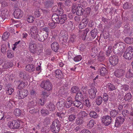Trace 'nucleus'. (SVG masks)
I'll return each instance as SVG.
<instances>
[{"label":"nucleus","mask_w":133,"mask_h":133,"mask_svg":"<svg viewBox=\"0 0 133 133\" xmlns=\"http://www.w3.org/2000/svg\"><path fill=\"white\" fill-rule=\"evenodd\" d=\"M127 45L123 42H118L116 43L113 47V51L114 54L119 56L122 55L124 49L126 48Z\"/></svg>","instance_id":"1"},{"label":"nucleus","mask_w":133,"mask_h":133,"mask_svg":"<svg viewBox=\"0 0 133 133\" xmlns=\"http://www.w3.org/2000/svg\"><path fill=\"white\" fill-rule=\"evenodd\" d=\"M89 30V29L88 28L84 30H79L78 33L81 38L83 40H86L89 41L91 40V37L88 36V35H87V34Z\"/></svg>","instance_id":"2"},{"label":"nucleus","mask_w":133,"mask_h":133,"mask_svg":"<svg viewBox=\"0 0 133 133\" xmlns=\"http://www.w3.org/2000/svg\"><path fill=\"white\" fill-rule=\"evenodd\" d=\"M61 127L60 122L58 120H55L50 125L51 129L54 133H57L59 131Z\"/></svg>","instance_id":"3"},{"label":"nucleus","mask_w":133,"mask_h":133,"mask_svg":"<svg viewBox=\"0 0 133 133\" xmlns=\"http://www.w3.org/2000/svg\"><path fill=\"white\" fill-rule=\"evenodd\" d=\"M123 57L126 59L130 60L133 57V49L129 46L126 49L123 55Z\"/></svg>","instance_id":"4"},{"label":"nucleus","mask_w":133,"mask_h":133,"mask_svg":"<svg viewBox=\"0 0 133 133\" xmlns=\"http://www.w3.org/2000/svg\"><path fill=\"white\" fill-rule=\"evenodd\" d=\"M52 85L49 80L43 81L41 83V87L48 91H50L52 89Z\"/></svg>","instance_id":"5"},{"label":"nucleus","mask_w":133,"mask_h":133,"mask_svg":"<svg viewBox=\"0 0 133 133\" xmlns=\"http://www.w3.org/2000/svg\"><path fill=\"white\" fill-rule=\"evenodd\" d=\"M20 125L19 121L15 120L9 121L8 124V127L12 129H17L19 128Z\"/></svg>","instance_id":"6"},{"label":"nucleus","mask_w":133,"mask_h":133,"mask_svg":"<svg viewBox=\"0 0 133 133\" xmlns=\"http://www.w3.org/2000/svg\"><path fill=\"white\" fill-rule=\"evenodd\" d=\"M112 118L109 115L103 116L101 119L102 123L106 126H108L112 123Z\"/></svg>","instance_id":"7"},{"label":"nucleus","mask_w":133,"mask_h":133,"mask_svg":"<svg viewBox=\"0 0 133 133\" xmlns=\"http://www.w3.org/2000/svg\"><path fill=\"white\" fill-rule=\"evenodd\" d=\"M30 30L31 37L36 39L37 37V35H38V28L36 26H31Z\"/></svg>","instance_id":"8"},{"label":"nucleus","mask_w":133,"mask_h":133,"mask_svg":"<svg viewBox=\"0 0 133 133\" xmlns=\"http://www.w3.org/2000/svg\"><path fill=\"white\" fill-rule=\"evenodd\" d=\"M28 94V92L27 90H23L22 91L18 90L16 96L19 99H22L26 97Z\"/></svg>","instance_id":"9"},{"label":"nucleus","mask_w":133,"mask_h":133,"mask_svg":"<svg viewBox=\"0 0 133 133\" xmlns=\"http://www.w3.org/2000/svg\"><path fill=\"white\" fill-rule=\"evenodd\" d=\"M125 118V117H123L121 116H119L117 117L115 121V126L116 127L120 126L124 122Z\"/></svg>","instance_id":"10"},{"label":"nucleus","mask_w":133,"mask_h":133,"mask_svg":"<svg viewBox=\"0 0 133 133\" xmlns=\"http://www.w3.org/2000/svg\"><path fill=\"white\" fill-rule=\"evenodd\" d=\"M97 91L96 89L92 88L88 90L89 96L90 99H93L96 96V93Z\"/></svg>","instance_id":"11"},{"label":"nucleus","mask_w":133,"mask_h":133,"mask_svg":"<svg viewBox=\"0 0 133 133\" xmlns=\"http://www.w3.org/2000/svg\"><path fill=\"white\" fill-rule=\"evenodd\" d=\"M109 59L110 64L113 66L116 65L118 63V58L117 56L113 55L110 57Z\"/></svg>","instance_id":"12"},{"label":"nucleus","mask_w":133,"mask_h":133,"mask_svg":"<svg viewBox=\"0 0 133 133\" xmlns=\"http://www.w3.org/2000/svg\"><path fill=\"white\" fill-rule=\"evenodd\" d=\"M89 21L88 18H85L83 19L79 25V28L82 29L85 28L87 26Z\"/></svg>","instance_id":"13"},{"label":"nucleus","mask_w":133,"mask_h":133,"mask_svg":"<svg viewBox=\"0 0 133 133\" xmlns=\"http://www.w3.org/2000/svg\"><path fill=\"white\" fill-rule=\"evenodd\" d=\"M23 11L19 9H16L14 13V15L15 17L18 19L21 18L23 15Z\"/></svg>","instance_id":"14"},{"label":"nucleus","mask_w":133,"mask_h":133,"mask_svg":"<svg viewBox=\"0 0 133 133\" xmlns=\"http://www.w3.org/2000/svg\"><path fill=\"white\" fill-rule=\"evenodd\" d=\"M125 74L124 70L121 69H118L116 70L114 72V75L115 76L118 78L123 76Z\"/></svg>","instance_id":"15"},{"label":"nucleus","mask_w":133,"mask_h":133,"mask_svg":"<svg viewBox=\"0 0 133 133\" xmlns=\"http://www.w3.org/2000/svg\"><path fill=\"white\" fill-rule=\"evenodd\" d=\"M54 3L53 0H45L44 4L45 7L48 8H51L54 5Z\"/></svg>","instance_id":"16"},{"label":"nucleus","mask_w":133,"mask_h":133,"mask_svg":"<svg viewBox=\"0 0 133 133\" xmlns=\"http://www.w3.org/2000/svg\"><path fill=\"white\" fill-rule=\"evenodd\" d=\"M58 108L60 111H62L64 109V107H65L64 101V99H59L58 102Z\"/></svg>","instance_id":"17"},{"label":"nucleus","mask_w":133,"mask_h":133,"mask_svg":"<svg viewBox=\"0 0 133 133\" xmlns=\"http://www.w3.org/2000/svg\"><path fill=\"white\" fill-rule=\"evenodd\" d=\"M19 85L17 86V89L21 90L23 89L24 87L26 86V84L24 79L19 80L18 81Z\"/></svg>","instance_id":"18"},{"label":"nucleus","mask_w":133,"mask_h":133,"mask_svg":"<svg viewBox=\"0 0 133 133\" xmlns=\"http://www.w3.org/2000/svg\"><path fill=\"white\" fill-rule=\"evenodd\" d=\"M51 49L54 51L56 52L59 49V46L58 43L56 42H53L51 45Z\"/></svg>","instance_id":"19"},{"label":"nucleus","mask_w":133,"mask_h":133,"mask_svg":"<svg viewBox=\"0 0 133 133\" xmlns=\"http://www.w3.org/2000/svg\"><path fill=\"white\" fill-rule=\"evenodd\" d=\"M48 37V34H45L43 35L41 33H39V34H38V35H37V37L36 38V39L37 38L39 41L43 42Z\"/></svg>","instance_id":"20"},{"label":"nucleus","mask_w":133,"mask_h":133,"mask_svg":"<svg viewBox=\"0 0 133 133\" xmlns=\"http://www.w3.org/2000/svg\"><path fill=\"white\" fill-rule=\"evenodd\" d=\"M67 15L65 14L61 15L59 16L58 24H63L67 22Z\"/></svg>","instance_id":"21"},{"label":"nucleus","mask_w":133,"mask_h":133,"mask_svg":"<svg viewBox=\"0 0 133 133\" xmlns=\"http://www.w3.org/2000/svg\"><path fill=\"white\" fill-rule=\"evenodd\" d=\"M8 12L7 9H4L2 10L1 11V16L2 20L4 21V20L7 18L8 17Z\"/></svg>","instance_id":"22"},{"label":"nucleus","mask_w":133,"mask_h":133,"mask_svg":"<svg viewBox=\"0 0 133 133\" xmlns=\"http://www.w3.org/2000/svg\"><path fill=\"white\" fill-rule=\"evenodd\" d=\"M98 51L96 48H93L91 50V54L89 56V57L96 58V57Z\"/></svg>","instance_id":"23"},{"label":"nucleus","mask_w":133,"mask_h":133,"mask_svg":"<svg viewBox=\"0 0 133 133\" xmlns=\"http://www.w3.org/2000/svg\"><path fill=\"white\" fill-rule=\"evenodd\" d=\"M55 76L56 78L59 79H62L63 78L62 71L60 69H57L55 71Z\"/></svg>","instance_id":"24"},{"label":"nucleus","mask_w":133,"mask_h":133,"mask_svg":"<svg viewBox=\"0 0 133 133\" xmlns=\"http://www.w3.org/2000/svg\"><path fill=\"white\" fill-rule=\"evenodd\" d=\"M25 70L28 72H31L34 71L35 70L34 65L30 64L26 65L25 67Z\"/></svg>","instance_id":"25"},{"label":"nucleus","mask_w":133,"mask_h":133,"mask_svg":"<svg viewBox=\"0 0 133 133\" xmlns=\"http://www.w3.org/2000/svg\"><path fill=\"white\" fill-rule=\"evenodd\" d=\"M67 100L65 104V107L67 108H69L72 106V104H73V101L71 97H68Z\"/></svg>","instance_id":"26"},{"label":"nucleus","mask_w":133,"mask_h":133,"mask_svg":"<svg viewBox=\"0 0 133 133\" xmlns=\"http://www.w3.org/2000/svg\"><path fill=\"white\" fill-rule=\"evenodd\" d=\"M51 18L53 22H55L56 24H58L59 16L57 14H53L51 16Z\"/></svg>","instance_id":"27"},{"label":"nucleus","mask_w":133,"mask_h":133,"mask_svg":"<svg viewBox=\"0 0 133 133\" xmlns=\"http://www.w3.org/2000/svg\"><path fill=\"white\" fill-rule=\"evenodd\" d=\"M118 113V111L117 110L115 109L112 110L110 112L109 116L111 118H114L117 116Z\"/></svg>","instance_id":"28"},{"label":"nucleus","mask_w":133,"mask_h":133,"mask_svg":"<svg viewBox=\"0 0 133 133\" xmlns=\"http://www.w3.org/2000/svg\"><path fill=\"white\" fill-rule=\"evenodd\" d=\"M83 96L82 93L79 91L76 94L75 99L76 100L81 101L83 99Z\"/></svg>","instance_id":"29"},{"label":"nucleus","mask_w":133,"mask_h":133,"mask_svg":"<svg viewBox=\"0 0 133 133\" xmlns=\"http://www.w3.org/2000/svg\"><path fill=\"white\" fill-rule=\"evenodd\" d=\"M90 33L91 35H90L89 36H90L91 38L92 37V39H94L96 37L98 34L97 30L95 28L92 30Z\"/></svg>","instance_id":"30"},{"label":"nucleus","mask_w":133,"mask_h":133,"mask_svg":"<svg viewBox=\"0 0 133 133\" xmlns=\"http://www.w3.org/2000/svg\"><path fill=\"white\" fill-rule=\"evenodd\" d=\"M80 101L76 100L73 101V105L79 108H82L83 107V105Z\"/></svg>","instance_id":"31"},{"label":"nucleus","mask_w":133,"mask_h":133,"mask_svg":"<svg viewBox=\"0 0 133 133\" xmlns=\"http://www.w3.org/2000/svg\"><path fill=\"white\" fill-rule=\"evenodd\" d=\"M14 65V64L12 62H6L4 63V64L3 66V67L4 69H6L11 67Z\"/></svg>","instance_id":"32"},{"label":"nucleus","mask_w":133,"mask_h":133,"mask_svg":"<svg viewBox=\"0 0 133 133\" xmlns=\"http://www.w3.org/2000/svg\"><path fill=\"white\" fill-rule=\"evenodd\" d=\"M112 47L111 46H107V49L106 50L105 52L106 56L109 58L112 56V51L111 50Z\"/></svg>","instance_id":"33"},{"label":"nucleus","mask_w":133,"mask_h":133,"mask_svg":"<svg viewBox=\"0 0 133 133\" xmlns=\"http://www.w3.org/2000/svg\"><path fill=\"white\" fill-rule=\"evenodd\" d=\"M83 8L77 6L76 8V14L78 16L82 15L84 12Z\"/></svg>","instance_id":"34"},{"label":"nucleus","mask_w":133,"mask_h":133,"mask_svg":"<svg viewBox=\"0 0 133 133\" xmlns=\"http://www.w3.org/2000/svg\"><path fill=\"white\" fill-rule=\"evenodd\" d=\"M65 35V37H60L59 38V42L62 44H64L66 43L68 41V36H66Z\"/></svg>","instance_id":"35"},{"label":"nucleus","mask_w":133,"mask_h":133,"mask_svg":"<svg viewBox=\"0 0 133 133\" xmlns=\"http://www.w3.org/2000/svg\"><path fill=\"white\" fill-rule=\"evenodd\" d=\"M79 91V88L77 86H74L72 87L70 90L71 94L77 93Z\"/></svg>","instance_id":"36"},{"label":"nucleus","mask_w":133,"mask_h":133,"mask_svg":"<svg viewBox=\"0 0 133 133\" xmlns=\"http://www.w3.org/2000/svg\"><path fill=\"white\" fill-rule=\"evenodd\" d=\"M79 4H78V6L84 8L87 5V2L84 0H80L79 1Z\"/></svg>","instance_id":"37"},{"label":"nucleus","mask_w":133,"mask_h":133,"mask_svg":"<svg viewBox=\"0 0 133 133\" xmlns=\"http://www.w3.org/2000/svg\"><path fill=\"white\" fill-rule=\"evenodd\" d=\"M46 106L47 108L50 111H53L55 109V106L54 104L51 103L46 104Z\"/></svg>","instance_id":"38"},{"label":"nucleus","mask_w":133,"mask_h":133,"mask_svg":"<svg viewBox=\"0 0 133 133\" xmlns=\"http://www.w3.org/2000/svg\"><path fill=\"white\" fill-rule=\"evenodd\" d=\"M126 77L127 78L133 77V70L130 69L128 70L126 74Z\"/></svg>","instance_id":"39"},{"label":"nucleus","mask_w":133,"mask_h":133,"mask_svg":"<svg viewBox=\"0 0 133 133\" xmlns=\"http://www.w3.org/2000/svg\"><path fill=\"white\" fill-rule=\"evenodd\" d=\"M108 71L107 69L103 67L101 68L100 69V74L102 76H104L107 74Z\"/></svg>","instance_id":"40"},{"label":"nucleus","mask_w":133,"mask_h":133,"mask_svg":"<svg viewBox=\"0 0 133 133\" xmlns=\"http://www.w3.org/2000/svg\"><path fill=\"white\" fill-rule=\"evenodd\" d=\"M90 116L92 118H95L98 117V115L94 111H91L89 112Z\"/></svg>","instance_id":"41"},{"label":"nucleus","mask_w":133,"mask_h":133,"mask_svg":"<svg viewBox=\"0 0 133 133\" xmlns=\"http://www.w3.org/2000/svg\"><path fill=\"white\" fill-rule=\"evenodd\" d=\"M132 95L130 92L127 93L125 96L124 99L126 101H129L131 98Z\"/></svg>","instance_id":"42"},{"label":"nucleus","mask_w":133,"mask_h":133,"mask_svg":"<svg viewBox=\"0 0 133 133\" xmlns=\"http://www.w3.org/2000/svg\"><path fill=\"white\" fill-rule=\"evenodd\" d=\"M84 119L80 117H78L76 119V123L78 125H81L84 122Z\"/></svg>","instance_id":"43"},{"label":"nucleus","mask_w":133,"mask_h":133,"mask_svg":"<svg viewBox=\"0 0 133 133\" xmlns=\"http://www.w3.org/2000/svg\"><path fill=\"white\" fill-rule=\"evenodd\" d=\"M103 101L102 98L101 96H98L96 100V103L98 105H100L102 103Z\"/></svg>","instance_id":"44"},{"label":"nucleus","mask_w":133,"mask_h":133,"mask_svg":"<svg viewBox=\"0 0 133 133\" xmlns=\"http://www.w3.org/2000/svg\"><path fill=\"white\" fill-rule=\"evenodd\" d=\"M107 87L109 91H113L116 89L115 85L111 83H108L107 85Z\"/></svg>","instance_id":"45"},{"label":"nucleus","mask_w":133,"mask_h":133,"mask_svg":"<svg viewBox=\"0 0 133 133\" xmlns=\"http://www.w3.org/2000/svg\"><path fill=\"white\" fill-rule=\"evenodd\" d=\"M132 6L131 3L127 2L124 4L123 7L124 9H130Z\"/></svg>","instance_id":"46"},{"label":"nucleus","mask_w":133,"mask_h":133,"mask_svg":"<svg viewBox=\"0 0 133 133\" xmlns=\"http://www.w3.org/2000/svg\"><path fill=\"white\" fill-rule=\"evenodd\" d=\"M80 117L83 118L88 116V114L84 111H81L78 114Z\"/></svg>","instance_id":"47"},{"label":"nucleus","mask_w":133,"mask_h":133,"mask_svg":"<svg viewBox=\"0 0 133 133\" xmlns=\"http://www.w3.org/2000/svg\"><path fill=\"white\" fill-rule=\"evenodd\" d=\"M122 114L124 117H128L130 115V112L129 111L127 110H123L122 112Z\"/></svg>","instance_id":"48"},{"label":"nucleus","mask_w":133,"mask_h":133,"mask_svg":"<svg viewBox=\"0 0 133 133\" xmlns=\"http://www.w3.org/2000/svg\"><path fill=\"white\" fill-rule=\"evenodd\" d=\"M65 35H66V36H68L67 32L65 30H62L59 34V37H65Z\"/></svg>","instance_id":"49"},{"label":"nucleus","mask_w":133,"mask_h":133,"mask_svg":"<svg viewBox=\"0 0 133 133\" xmlns=\"http://www.w3.org/2000/svg\"><path fill=\"white\" fill-rule=\"evenodd\" d=\"M9 33L7 32H5L3 34L2 36V39L3 41H5L9 37L10 35Z\"/></svg>","instance_id":"50"},{"label":"nucleus","mask_w":133,"mask_h":133,"mask_svg":"<svg viewBox=\"0 0 133 133\" xmlns=\"http://www.w3.org/2000/svg\"><path fill=\"white\" fill-rule=\"evenodd\" d=\"M36 45H34L32 46H31V47L30 46H29V47L30 51L32 53H35L36 51Z\"/></svg>","instance_id":"51"},{"label":"nucleus","mask_w":133,"mask_h":133,"mask_svg":"<svg viewBox=\"0 0 133 133\" xmlns=\"http://www.w3.org/2000/svg\"><path fill=\"white\" fill-rule=\"evenodd\" d=\"M91 10V9L90 8H87L84 10V11L83 12L85 15H86L85 16L86 17H87L90 14Z\"/></svg>","instance_id":"52"},{"label":"nucleus","mask_w":133,"mask_h":133,"mask_svg":"<svg viewBox=\"0 0 133 133\" xmlns=\"http://www.w3.org/2000/svg\"><path fill=\"white\" fill-rule=\"evenodd\" d=\"M21 113V111L18 109H16L14 111V114L16 116H20Z\"/></svg>","instance_id":"53"},{"label":"nucleus","mask_w":133,"mask_h":133,"mask_svg":"<svg viewBox=\"0 0 133 133\" xmlns=\"http://www.w3.org/2000/svg\"><path fill=\"white\" fill-rule=\"evenodd\" d=\"M7 49L6 45L5 44H3L1 46V50L2 53L5 54L6 53Z\"/></svg>","instance_id":"54"},{"label":"nucleus","mask_w":133,"mask_h":133,"mask_svg":"<svg viewBox=\"0 0 133 133\" xmlns=\"http://www.w3.org/2000/svg\"><path fill=\"white\" fill-rule=\"evenodd\" d=\"M95 121L94 119H91L89 123L87 124L88 127H89V128H91L93 127L95 123Z\"/></svg>","instance_id":"55"},{"label":"nucleus","mask_w":133,"mask_h":133,"mask_svg":"<svg viewBox=\"0 0 133 133\" xmlns=\"http://www.w3.org/2000/svg\"><path fill=\"white\" fill-rule=\"evenodd\" d=\"M124 41L126 43L128 44H130L133 43V39L129 37H126Z\"/></svg>","instance_id":"56"},{"label":"nucleus","mask_w":133,"mask_h":133,"mask_svg":"<svg viewBox=\"0 0 133 133\" xmlns=\"http://www.w3.org/2000/svg\"><path fill=\"white\" fill-rule=\"evenodd\" d=\"M29 112L31 114H35L39 111L37 110L36 109H35L34 108L31 107L30 108Z\"/></svg>","instance_id":"57"},{"label":"nucleus","mask_w":133,"mask_h":133,"mask_svg":"<svg viewBox=\"0 0 133 133\" xmlns=\"http://www.w3.org/2000/svg\"><path fill=\"white\" fill-rule=\"evenodd\" d=\"M7 57L10 58H11L14 57V55L12 51L10 50H8L7 52Z\"/></svg>","instance_id":"58"},{"label":"nucleus","mask_w":133,"mask_h":133,"mask_svg":"<svg viewBox=\"0 0 133 133\" xmlns=\"http://www.w3.org/2000/svg\"><path fill=\"white\" fill-rule=\"evenodd\" d=\"M35 18L32 16H29L26 18V20L27 21L30 23H32Z\"/></svg>","instance_id":"59"},{"label":"nucleus","mask_w":133,"mask_h":133,"mask_svg":"<svg viewBox=\"0 0 133 133\" xmlns=\"http://www.w3.org/2000/svg\"><path fill=\"white\" fill-rule=\"evenodd\" d=\"M76 36L74 35H72L70 36V39L69 40V42L70 43H73L76 40Z\"/></svg>","instance_id":"60"},{"label":"nucleus","mask_w":133,"mask_h":133,"mask_svg":"<svg viewBox=\"0 0 133 133\" xmlns=\"http://www.w3.org/2000/svg\"><path fill=\"white\" fill-rule=\"evenodd\" d=\"M82 59V56L80 55H77L75 56L73 58L74 61L75 62H78L81 61Z\"/></svg>","instance_id":"61"},{"label":"nucleus","mask_w":133,"mask_h":133,"mask_svg":"<svg viewBox=\"0 0 133 133\" xmlns=\"http://www.w3.org/2000/svg\"><path fill=\"white\" fill-rule=\"evenodd\" d=\"M84 102L85 103L86 106L88 107H89L91 106V104L89 102V99L88 98H86L84 101V100H83Z\"/></svg>","instance_id":"62"},{"label":"nucleus","mask_w":133,"mask_h":133,"mask_svg":"<svg viewBox=\"0 0 133 133\" xmlns=\"http://www.w3.org/2000/svg\"><path fill=\"white\" fill-rule=\"evenodd\" d=\"M102 99L105 102L107 101L108 100V96L107 93H105L103 94V96Z\"/></svg>","instance_id":"63"},{"label":"nucleus","mask_w":133,"mask_h":133,"mask_svg":"<svg viewBox=\"0 0 133 133\" xmlns=\"http://www.w3.org/2000/svg\"><path fill=\"white\" fill-rule=\"evenodd\" d=\"M76 118V117L75 115H73L72 114L70 115L68 117L69 120L71 122L73 121Z\"/></svg>","instance_id":"64"}]
</instances>
